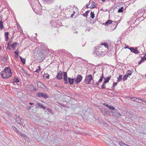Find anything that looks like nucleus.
<instances>
[{
    "label": "nucleus",
    "instance_id": "obj_33",
    "mask_svg": "<svg viewBox=\"0 0 146 146\" xmlns=\"http://www.w3.org/2000/svg\"><path fill=\"white\" fill-rule=\"evenodd\" d=\"M105 83H104V82H103V84L102 85V89H104L106 88V86H105Z\"/></svg>",
    "mask_w": 146,
    "mask_h": 146
},
{
    "label": "nucleus",
    "instance_id": "obj_38",
    "mask_svg": "<svg viewBox=\"0 0 146 146\" xmlns=\"http://www.w3.org/2000/svg\"><path fill=\"white\" fill-rule=\"evenodd\" d=\"M117 82L114 83L112 86V88H114L115 86L117 85Z\"/></svg>",
    "mask_w": 146,
    "mask_h": 146
},
{
    "label": "nucleus",
    "instance_id": "obj_31",
    "mask_svg": "<svg viewBox=\"0 0 146 146\" xmlns=\"http://www.w3.org/2000/svg\"><path fill=\"white\" fill-rule=\"evenodd\" d=\"M49 77V74L47 73L44 74V77H46V78H48Z\"/></svg>",
    "mask_w": 146,
    "mask_h": 146
},
{
    "label": "nucleus",
    "instance_id": "obj_5",
    "mask_svg": "<svg viewBox=\"0 0 146 146\" xmlns=\"http://www.w3.org/2000/svg\"><path fill=\"white\" fill-rule=\"evenodd\" d=\"M82 79V76L79 75H78L76 76V78L74 79V81L76 84H78L79 83Z\"/></svg>",
    "mask_w": 146,
    "mask_h": 146
},
{
    "label": "nucleus",
    "instance_id": "obj_55",
    "mask_svg": "<svg viewBox=\"0 0 146 146\" xmlns=\"http://www.w3.org/2000/svg\"><path fill=\"white\" fill-rule=\"evenodd\" d=\"M38 68H39V69H39V70H41V69H40V66H38Z\"/></svg>",
    "mask_w": 146,
    "mask_h": 146
},
{
    "label": "nucleus",
    "instance_id": "obj_11",
    "mask_svg": "<svg viewBox=\"0 0 146 146\" xmlns=\"http://www.w3.org/2000/svg\"><path fill=\"white\" fill-rule=\"evenodd\" d=\"M37 85L38 87L40 88H42L44 84L41 82L38 81L37 82Z\"/></svg>",
    "mask_w": 146,
    "mask_h": 146
},
{
    "label": "nucleus",
    "instance_id": "obj_6",
    "mask_svg": "<svg viewBox=\"0 0 146 146\" xmlns=\"http://www.w3.org/2000/svg\"><path fill=\"white\" fill-rule=\"evenodd\" d=\"M23 120L22 117H20L19 116H18L16 118L15 122L18 123L20 125H22L23 122L22 121Z\"/></svg>",
    "mask_w": 146,
    "mask_h": 146
},
{
    "label": "nucleus",
    "instance_id": "obj_19",
    "mask_svg": "<svg viewBox=\"0 0 146 146\" xmlns=\"http://www.w3.org/2000/svg\"><path fill=\"white\" fill-rule=\"evenodd\" d=\"M112 22L113 21H112L110 20H108L105 23H104V24L108 25H109L110 24H111V23H112Z\"/></svg>",
    "mask_w": 146,
    "mask_h": 146
},
{
    "label": "nucleus",
    "instance_id": "obj_16",
    "mask_svg": "<svg viewBox=\"0 0 146 146\" xmlns=\"http://www.w3.org/2000/svg\"><path fill=\"white\" fill-rule=\"evenodd\" d=\"M38 105L41 108H42L44 109H46V107L43 106L40 103H38L37 105H36V106H37Z\"/></svg>",
    "mask_w": 146,
    "mask_h": 146
},
{
    "label": "nucleus",
    "instance_id": "obj_27",
    "mask_svg": "<svg viewBox=\"0 0 146 146\" xmlns=\"http://www.w3.org/2000/svg\"><path fill=\"white\" fill-rule=\"evenodd\" d=\"M101 45L104 46L106 48H108V45L106 43H102Z\"/></svg>",
    "mask_w": 146,
    "mask_h": 146
},
{
    "label": "nucleus",
    "instance_id": "obj_23",
    "mask_svg": "<svg viewBox=\"0 0 146 146\" xmlns=\"http://www.w3.org/2000/svg\"><path fill=\"white\" fill-rule=\"evenodd\" d=\"M124 8L123 7H121V8L119 9L118 11V13H122L123 11Z\"/></svg>",
    "mask_w": 146,
    "mask_h": 146
},
{
    "label": "nucleus",
    "instance_id": "obj_64",
    "mask_svg": "<svg viewBox=\"0 0 146 146\" xmlns=\"http://www.w3.org/2000/svg\"><path fill=\"white\" fill-rule=\"evenodd\" d=\"M76 33H78V32H77V31H76Z\"/></svg>",
    "mask_w": 146,
    "mask_h": 146
},
{
    "label": "nucleus",
    "instance_id": "obj_12",
    "mask_svg": "<svg viewBox=\"0 0 146 146\" xmlns=\"http://www.w3.org/2000/svg\"><path fill=\"white\" fill-rule=\"evenodd\" d=\"M96 3L94 2H91V6L90 7L91 8L93 9L96 7Z\"/></svg>",
    "mask_w": 146,
    "mask_h": 146
},
{
    "label": "nucleus",
    "instance_id": "obj_36",
    "mask_svg": "<svg viewBox=\"0 0 146 146\" xmlns=\"http://www.w3.org/2000/svg\"><path fill=\"white\" fill-rule=\"evenodd\" d=\"M109 108L110 109L112 110H114L115 109V108L113 106H110Z\"/></svg>",
    "mask_w": 146,
    "mask_h": 146
},
{
    "label": "nucleus",
    "instance_id": "obj_62",
    "mask_svg": "<svg viewBox=\"0 0 146 146\" xmlns=\"http://www.w3.org/2000/svg\"><path fill=\"white\" fill-rule=\"evenodd\" d=\"M126 48H128L129 49V46H127V47H126Z\"/></svg>",
    "mask_w": 146,
    "mask_h": 146
},
{
    "label": "nucleus",
    "instance_id": "obj_2",
    "mask_svg": "<svg viewBox=\"0 0 146 146\" xmlns=\"http://www.w3.org/2000/svg\"><path fill=\"white\" fill-rule=\"evenodd\" d=\"M84 81L87 84H92L93 82V78L91 74L86 76Z\"/></svg>",
    "mask_w": 146,
    "mask_h": 146
},
{
    "label": "nucleus",
    "instance_id": "obj_45",
    "mask_svg": "<svg viewBox=\"0 0 146 146\" xmlns=\"http://www.w3.org/2000/svg\"><path fill=\"white\" fill-rule=\"evenodd\" d=\"M135 99H136V98H135V97H132V98L131 99L133 101H135Z\"/></svg>",
    "mask_w": 146,
    "mask_h": 146
},
{
    "label": "nucleus",
    "instance_id": "obj_18",
    "mask_svg": "<svg viewBox=\"0 0 146 146\" xmlns=\"http://www.w3.org/2000/svg\"><path fill=\"white\" fill-rule=\"evenodd\" d=\"M19 43L18 42H14L11 45V46L13 48H15L16 46L19 45Z\"/></svg>",
    "mask_w": 146,
    "mask_h": 146
},
{
    "label": "nucleus",
    "instance_id": "obj_14",
    "mask_svg": "<svg viewBox=\"0 0 146 146\" xmlns=\"http://www.w3.org/2000/svg\"><path fill=\"white\" fill-rule=\"evenodd\" d=\"M131 52L134 53L136 54H138L139 53L136 48H134L132 50H131Z\"/></svg>",
    "mask_w": 146,
    "mask_h": 146
},
{
    "label": "nucleus",
    "instance_id": "obj_43",
    "mask_svg": "<svg viewBox=\"0 0 146 146\" xmlns=\"http://www.w3.org/2000/svg\"><path fill=\"white\" fill-rule=\"evenodd\" d=\"M106 104H104V105L105 106H106V107H107L108 108H109V107L110 106V105H109L108 104H106Z\"/></svg>",
    "mask_w": 146,
    "mask_h": 146
},
{
    "label": "nucleus",
    "instance_id": "obj_61",
    "mask_svg": "<svg viewBox=\"0 0 146 146\" xmlns=\"http://www.w3.org/2000/svg\"><path fill=\"white\" fill-rule=\"evenodd\" d=\"M143 102H146V100H143Z\"/></svg>",
    "mask_w": 146,
    "mask_h": 146
},
{
    "label": "nucleus",
    "instance_id": "obj_4",
    "mask_svg": "<svg viewBox=\"0 0 146 146\" xmlns=\"http://www.w3.org/2000/svg\"><path fill=\"white\" fill-rule=\"evenodd\" d=\"M111 113L113 116L117 118L119 117L121 115L119 112H117L116 110L112 111Z\"/></svg>",
    "mask_w": 146,
    "mask_h": 146
},
{
    "label": "nucleus",
    "instance_id": "obj_37",
    "mask_svg": "<svg viewBox=\"0 0 146 146\" xmlns=\"http://www.w3.org/2000/svg\"><path fill=\"white\" fill-rule=\"evenodd\" d=\"M125 143H123L122 141H120L119 142V144L121 146H123L124 145Z\"/></svg>",
    "mask_w": 146,
    "mask_h": 146
},
{
    "label": "nucleus",
    "instance_id": "obj_10",
    "mask_svg": "<svg viewBox=\"0 0 146 146\" xmlns=\"http://www.w3.org/2000/svg\"><path fill=\"white\" fill-rule=\"evenodd\" d=\"M111 77V76L106 78H105L104 77V83H106L108 82L109 81Z\"/></svg>",
    "mask_w": 146,
    "mask_h": 146
},
{
    "label": "nucleus",
    "instance_id": "obj_3",
    "mask_svg": "<svg viewBox=\"0 0 146 146\" xmlns=\"http://www.w3.org/2000/svg\"><path fill=\"white\" fill-rule=\"evenodd\" d=\"M36 96L38 97H42L45 99L48 98V96L44 92H39L36 94Z\"/></svg>",
    "mask_w": 146,
    "mask_h": 146
},
{
    "label": "nucleus",
    "instance_id": "obj_20",
    "mask_svg": "<svg viewBox=\"0 0 146 146\" xmlns=\"http://www.w3.org/2000/svg\"><path fill=\"white\" fill-rule=\"evenodd\" d=\"M13 80V84H14L15 83H18L19 81V79L15 77L14 78Z\"/></svg>",
    "mask_w": 146,
    "mask_h": 146
},
{
    "label": "nucleus",
    "instance_id": "obj_57",
    "mask_svg": "<svg viewBox=\"0 0 146 146\" xmlns=\"http://www.w3.org/2000/svg\"><path fill=\"white\" fill-rule=\"evenodd\" d=\"M34 91H36L37 90L35 88H34Z\"/></svg>",
    "mask_w": 146,
    "mask_h": 146
},
{
    "label": "nucleus",
    "instance_id": "obj_30",
    "mask_svg": "<svg viewBox=\"0 0 146 146\" xmlns=\"http://www.w3.org/2000/svg\"><path fill=\"white\" fill-rule=\"evenodd\" d=\"M3 27V23L2 22V21H0V28H1V29H2V28Z\"/></svg>",
    "mask_w": 146,
    "mask_h": 146
},
{
    "label": "nucleus",
    "instance_id": "obj_58",
    "mask_svg": "<svg viewBox=\"0 0 146 146\" xmlns=\"http://www.w3.org/2000/svg\"><path fill=\"white\" fill-rule=\"evenodd\" d=\"M47 110L48 111H49L50 110V109L49 108H48Z\"/></svg>",
    "mask_w": 146,
    "mask_h": 146
},
{
    "label": "nucleus",
    "instance_id": "obj_24",
    "mask_svg": "<svg viewBox=\"0 0 146 146\" xmlns=\"http://www.w3.org/2000/svg\"><path fill=\"white\" fill-rule=\"evenodd\" d=\"M90 17H91L93 19L94 17V12H92V11L90 12Z\"/></svg>",
    "mask_w": 146,
    "mask_h": 146
},
{
    "label": "nucleus",
    "instance_id": "obj_53",
    "mask_svg": "<svg viewBox=\"0 0 146 146\" xmlns=\"http://www.w3.org/2000/svg\"><path fill=\"white\" fill-rule=\"evenodd\" d=\"M29 104L30 105H33V103H31V102H30L29 103Z\"/></svg>",
    "mask_w": 146,
    "mask_h": 146
},
{
    "label": "nucleus",
    "instance_id": "obj_1",
    "mask_svg": "<svg viewBox=\"0 0 146 146\" xmlns=\"http://www.w3.org/2000/svg\"><path fill=\"white\" fill-rule=\"evenodd\" d=\"M11 70L9 67L4 69V70L1 73V77L4 78H9L11 76Z\"/></svg>",
    "mask_w": 146,
    "mask_h": 146
},
{
    "label": "nucleus",
    "instance_id": "obj_51",
    "mask_svg": "<svg viewBox=\"0 0 146 146\" xmlns=\"http://www.w3.org/2000/svg\"><path fill=\"white\" fill-rule=\"evenodd\" d=\"M143 59H144V60H146V57H145V56H144L143 57Z\"/></svg>",
    "mask_w": 146,
    "mask_h": 146
},
{
    "label": "nucleus",
    "instance_id": "obj_32",
    "mask_svg": "<svg viewBox=\"0 0 146 146\" xmlns=\"http://www.w3.org/2000/svg\"><path fill=\"white\" fill-rule=\"evenodd\" d=\"M16 51H15L14 52V53L15 54V56L16 57H17L18 56V54H19V53H18V49H17Z\"/></svg>",
    "mask_w": 146,
    "mask_h": 146
},
{
    "label": "nucleus",
    "instance_id": "obj_21",
    "mask_svg": "<svg viewBox=\"0 0 146 146\" xmlns=\"http://www.w3.org/2000/svg\"><path fill=\"white\" fill-rule=\"evenodd\" d=\"M12 128L15 131H16L17 133L18 134V133H20L19 131H18L17 129L15 126H12Z\"/></svg>",
    "mask_w": 146,
    "mask_h": 146
},
{
    "label": "nucleus",
    "instance_id": "obj_26",
    "mask_svg": "<svg viewBox=\"0 0 146 146\" xmlns=\"http://www.w3.org/2000/svg\"><path fill=\"white\" fill-rule=\"evenodd\" d=\"M19 58H20L21 61V62L23 64H25V60L24 59H23L21 57V56H19Z\"/></svg>",
    "mask_w": 146,
    "mask_h": 146
},
{
    "label": "nucleus",
    "instance_id": "obj_49",
    "mask_svg": "<svg viewBox=\"0 0 146 146\" xmlns=\"http://www.w3.org/2000/svg\"><path fill=\"white\" fill-rule=\"evenodd\" d=\"M39 70L38 69H37L35 71V72H38Z\"/></svg>",
    "mask_w": 146,
    "mask_h": 146
},
{
    "label": "nucleus",
    "instance_id": "obj_42",
    "mask_svg": "<svg viewBox=\"0 0 146 146\" xmlns=\"http://www.w3.org/2000/svg\"><path fill=\"white\" fill-rule=\"evenodd\" d=\"M63 72H62L61 71H60L59 72H58V74H63Z\"/></svg>",
    "mask_w": 146,
    "mask_h": 146
},
{
    "label": "nucleus",
    "instance_id": "obj_35",
    "mask_svg": "<svg viewBox=\"0 0 146 146\" xmlns=\"http://www.w3.org/2000/svg\"><path fill=\"white\" fill-rule=\"evenodd\" d=\"M11 42V41H10V42H9L7 44V48L8 49H9V50H10L11 49L10 48V46H11V45H10V44Z\"/></svg>",
    "mask_w": 146,
    "mask_h": 146
},
{
    "label": "nucleus",
    "instance_id": "obj_46",
    "mask_svg": "<svg viewBox=\"0 0 146 146\" xmlns=\"http://www.w3.org/2000/svg\"><path fill=\"white\" fill-rule=\"evenodd\" d=\"M32 107L31 106H27V108L28 109L30 110L31 109Z\"/></svg>",
    "mask_w": 146,
    "mask_h": 146
},
{
    "label": "nucleus",
    "instance_id": "obj_54",
    "mask_svg": "<svg viewBox=\"0 0 146 146\" xmlns=\"http://www.w3.org/2000/svg\"><path fill=\"white\" fill-rule=\"evenodd\" d=\"M74 14H72L71 15V17H73V16L74 15Z\"/></svg>",
    "mask_w": 146,
    "mask_h": 146
},
{
    "label": "nucleus",
    "instance_id": "obj_59",
    "mask_svg": "<svg viewBox=\"0 0 146 146\" xmlns=\"http://www.w3.org/2000/svg\"><path fill=\"white\" fill-rule=\"evenodd\" d=\"M146 132L145 131H143V132H142V133H146Z\"/></svg>",
    "mask_w": 146,
    "mask_h": 146
},
{
    "label": "nucleus",
    "instance_id": "obj_29",
    "mask_svg": "<svg viewBox=\"0 0 146 146\" xmlns=\"http://www.w3.org/2000/svg\"><path fill=\"white\" fill-rule=\"evenodd\" d=\"M129 77L126 74L125 75L123 78V81L126 80L127 79V78Z\"/></svg>",
    "mask_w": 146,
    "mask_h": 146
},
{
    "label": "nucleus",
    "instance_id": "obj_63",
    "mask_svg": "<svg viewBox=\"0 0 146 146\" xmlns=\"http://www.w3.org/2000/svg\"><path fill=\"white\" fill-rule=\"evenodd\" d=\"M101 10H102V11H104V10L103 9H101Z\"/></svg>",
    "mask_w": 146,
    "mask_h": 146
},
{
    "label": "nucleus",
    "instance_id": "obj_28",
    "mask_svg": "<svg viewBox=\"0 0 146 146\" xmlns=\"http://www.w3.org/2000/svg\"><path fill=\"white\" fill-rule=\"evenodd\" d=\"M103 78H104V77L103 74L102 76L100 77V79L98 82L100 83V82H102V81L103 79Z\"/></svg>",
    "mask_w": 146,
    "mask_h": 146
},
{
    "label": "nucleus",
    "instance_id": "obj_56",
    "mask_svg": "<svg viewBox=\"0 0 146 146\" xmlns=\"http://www.w3.org/2000/svg\"><path fill=\"white\" fill-rule=\"evenodd\" d=\"M89 5V4L88 5H87H87L86 6V8H88V6Z\"/></svg>",
    "mask_w": 146,
    "mask_h": 146
},
{
    "label": "nucleus",
    "instance_id": "obj_39",
    "mask_svg": "<svg viewBox=\"0 0 146 146\" xmlns=\"http://www.w3.org/2000/svg\"><path fill=\"white\" fill-rule=\"evenodd\" d=\"M21 135L23 137H26V135L24 134H22L21 133Z\"/></svg>",
    "mask_w": 146,
    "mask_h": 146
},
{
    "label": "nucleus",
    "instance_id": "obj_34",
    "mask_svg": "<svg viewBox=\"0 0 146 146\" xmlns=\"http://www.w3.org/2000/svg\"><path fill=\"white\" fill-rule=\"evenodd\" d=\"M144 61V59H143V58L142 57L141 60L139 61L138 62V64H140L142 62H143Z\"/></svg>",
    "mask_w": 146,
    "mask_h": 146
},
{
    "label": "nucleus",
    "instance_id": "obj_44",
    "mask_svg": "<svg viewBox=\"0 0 146 146\" xmlns=\"http://www.w3.org/2000/svg\"><path fill=\"white\" fill-rule=\"evenodd\" d=\"M143 102V100L140 99V100H139V103L141 104Z\"/></svg>",
    "mask_w": 146,
    "mask_h": 146
},
{
    "label": "nucleus",
    "instance_id": "obj_47",
    "mask_svg": "<svg viewBox=\"0 0 146 146\" xmlns=\"http://www.w3.org/2000/svg\"><path fill=\"white\" fill-rule=\"evenodd\" d=\"M133 47H131L130 48H129V49H130V50L131 51V50H132L133 49Z\"/></svg>",
    "mask_w": 146,
    "mask_h": 146
},
{
    "label": "nucleus",
    "instance_id": "obj_52",
    "mask_svg": "<svg viewBox=\"0 0 146 146\" xmlns=\"http://www.w3.org/2000/svg\"><path fill=\"white\" fill-rule=\"evenodd\" d=\"M123 146H129V145H127V144L124 143L123 145Z\"/></svg>",
    "mask_w": 146,
    "mask_h": 146
},
{
    "label": "nucleus",
    "instance_id": "obj_17",
    "mask_svg": "<svg viewBox=\"0 0 146 146\" xmlns=\"http://www.w3.org/2000/svg\"><path fill=\"white\" fill-rule=\"evenodd\" d=\"M9 34V33L8 32H5V39L6 41H7L8 39Z\"/></svg>",
    "mask_w": 146,
    "mask_h": 146
},
{
    "label": "nucleus",
    "instance_id": "obj_60",
    "mask_svg": "<svg viewBox=\"0 0 146 146\" xmlns=\"http://www.w3.org/2000/svg\"><path fill=\"white\" fill-rule=\"evenodd\" d=\"M75 12L74 11H73V14H75Z\"/></svg>",
    "mask_w": 146,
    "mask_h": 146
},
{
    "label": "nucleus",
    "instance_id": "obj_40",
    "mask_svg": "<svg viewBox=\"0 0 146 146\" xmlns=\"http://www.w3.org/2000/svg\"><path fill=\"white\" fill-rule=\"evenodd\" d=\"M139 100L140 99L139 98H136V99H135V101L139 103Z\"/></svg>",
    "mask_w": 146,
    "mask_h": 146
},
{
    "label": "nucleus",
    "instance_id": "obj_8",
    "mask_svg": "<svg viewBox=\"0 0 146 146\" xmlns=\"http://www.w3.org/2000/svg\"><path fill=\"white\" fill-rule=\"evenodd\" d=\"M68 83H69L70 85H72L73 84L74 82V78H68Z\"/></svg>",
    "mask_w": 146,
    "mask_h": 146
},
{
    "label": "nucleus",
    "instance_id": "obj_13",
    "mask_svg": "<svg viewBox=\"0 0 146 146\" xmlns=\"http://www.w3.org/2000/svg\"><path fill=\"white\" fill-rule=\"evenodd\" d=\"M63 75V74H58L56 76V78L58 80H61L62 78Z\"/></svg>",
    "mask_w": 146,
    "mask_h": 146
},
{
    "label": "nucleus",
    "instance_id": "obj_15",
    "mask_svg": "<svg viewBox=\"0 0 146 146\" xmlns=\"http://www.w3.org/2000/svg\"><path fill=\"white\" fill-rule=\"evenodd\" d=\"M133 70H128L127 71V73L126 74L129 77L133 72Z\"/></svg>",
    "mask_w": 146,
    "mask_h": 146
},
{
    "label": "nucleus",
    "instance_id": "obj_22",
    "mask_svg": "<svg viewBox=\"0 0 146 146\" xmlns=\"http://www.w3.org/2000/svg\"><path fill=\"white\" fill-rule=\"evenodd\" d=\"M102 52H101L100 51H98L96 54L98 56H101L102 54Z\"/></svg>",
    "mask_w": 146,
    "mask_h": 146
},
{
    "label": "nucleus",
    "instance_id": "obj_50",
    "mask_svg": "<svg viewBox=\"0 0 146 146\" xmlns=\"http://www.w3.org/2000/svg\"><path fill=\"white\" fill-rule=\"evenodd\" d=\"M90 11H86L85 13H86L87 14H88L90 12Z\"/></svg>",
    "mask_w": 146,
    "mask_h": 146
},
{
    "label": "nucleus",
    "instance_id": "obj_25",
    "mask_svg": "<svg viewBox=\"0 0 146 146\" xmlns=\"http://www.w3.org/2000/svg\"><path fill=\"white\" fill-rule=\"evenodd\" d=\"M122 76L120 75L119 76V77L117 78V82H119L122 79Z\"/></svg>",
    "mask_w": 146,
    "mask_h": 146
},
{
    "label": "nucleus",
    "instance_id": "obj_7",
    "mask_svg": "<svg viewBox=\"0 0 146 146\" xmlns=\"http://www.w3.org/2000/svg\"><path fill=\"white\" fill-rule=\"evenodd\" d=\"M64 74L63 76V79L64 80V83L65 84H68V80L67 79V73L65 72H63Z\"/></svg>",
    "mask_w": 146,
    "mask_h": 146
},
{
    "label": "nucleus",
    "instance_id": "obj_41",
    "mask_svg": "<svg viewBox=\"0 0 146 146\" xmlns=\"http://www.w3.org/2000/svg\"><path fill=\"white\" fill-rule=\"evenodd\" d=\"M88 14H87L86 13H85L83 14V15L85 17H87L88 15Z\"/></svg>",
    "mask_w": 146,
    "mask_h": 146
},
{
    "label": "nucleus",
    "instance_id": "obj_48",
    "mask_svg": "<svg viewBox=\"0 0 146 146\" xmlns=\"http://www.w3.org/2000/svg\"><path fill=\"white\" fill-rule=\"evenodd\" d=\"M100 83H99L98 82H96V84L97 85V86H99V84Z\"/></svg>",
    "mask_w": 146,
    "mask_h": 146
},
{
    "label": "nucleus",
    "instance_id": "obj_9",
    "mask_svg": "<svg viewBox=\"0 0 146 146\" xmlns=\"http://www.w3.org/2000/svg\"><path fill=\"white\" fill-rule=\"evenodd\" d=\"M8 57V56H3L1 60L3 61V62L4 63H6L7 62V57Z\"/></svg>",
    "mask_w": 146,
    "mask_h": 146
}]
</instances>
